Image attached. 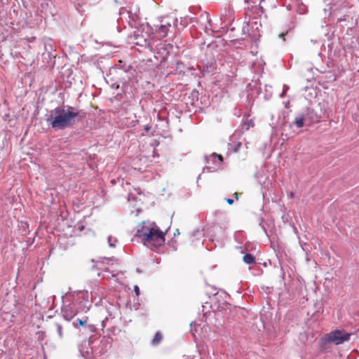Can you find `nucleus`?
<instances>
[{
  "instance_id": "obj_10",
  "label": "nucleus",
  "mask_w": 359,
  "mask_h": 359,
  "mask_svg": "<svg viewBox=\"0 0 359 359\" xmlns=\"http://www.w3.org/2000/svg\"><path fill=\"white\" fill-rule=\"evenodd\" d=\"M212 155L216 156L220 162L223 161V156L221 154L214 153Z\"/></svg>"
},
{
  "instance_id": "obj_6",
  "label": "nucleus",
  "mask_w": 359,
  "mask_h": 359,
  "mask_svg": "<svg viewBox=\"0 0 359 359\" xmlns=\"http://www.w3.org/2000/svg\"><path fill=\"white\" fill-rule=\"evenodd\" d=\"M162 338H163V336H162L161 333L159 332H157L155 334L154 339H152V341H151L152 344L153 345L158 344L161 341Z\"/></svg>"
},
{
  "instance_id": "obj_16",
  "label": "nucleus",
  "mask_w": 359,
  "mask_h": 359,
  "mask_svg": "<svg viewBox=\"0 0 359 359\" xmlns=\"http://www.w3.org/2000/svg\"><path fill=\"white\" fill-rule=\"evenodd\" d=\"M343 20H345V18H338L337 20V22H341Z\"/></svg>"
},
{
  "instance_id": "obj_14",
  "label": "nucleus",
  "mask_w": 359,
  "mask_h": 359,
  "mask_svg": "<svg viewBox=\"0 0 359 359\" xmlns=\"http://www.w3.org/2000/svg\"><path fill=\"white\" fill-rule=\"evenodd\" d=\"M226 201L229 205H232L234 202L233 200L231 198H227Z\"/></svg>"
},
{
  "instance_id": "obj_7",
  "label": "nucleus",
  "mask_w": 359,
  "mask_h": 359,
  "mask_svg": "<svg viewBox=\"0 0 359 359\" xmlns=\"http://www.w3.org/2000/svg\"><path fill=\"white\" fill-rule=\"evenodd\" d=\"M294 123L297 128H302L304 126V116H297Z\"/></svg>"
},
{
  "instance_id": "obj_17",
  "label": "nucleus",
  "mask_w": 359,
  "mask_h": 359,
  "mask_svg": "<svg viewBox=\"0 0 359 359\" xmlns=\"http://www.w3.org/2000/svg\"><path fill=\"white\" fill-rule=\"evenodd\" d=\"M234 196L236 198V200H238V194L237 192L234 193Z\"/></svg>"
},
{
  "instance_id": "obj_8",
  "label": "nucleus",
  "mask_w": 359,
  "mask_h": 359,
  "mask_svg": "<svg viewBox=\"0 0 359 359\" xmlns=\"http://www.w3.org/2000/svg\"><path fill=\"white\" fill-rule=\"evenodd\" d=\"M56 330H57V332L58 334V336L60 337H62L63 336V334H62V327L61 325L60 324H57L56 325Z\"/></svg>"
},
{
  "instance_id": "obj_9",
  "label": "nucleus",
  "mask_w": 359,
  "mask_h": 359,
  "mask_svg": "<svg viewBox=\"0 0 359 359\" xmlns=\"http://www.w3.org/2000/svg\"><path fill=\"white\" fill-rule=\"evenodd\" d=\"M76 322H77V325L78 326H83L84 325L86 324L87 320H81V319L78 318L76 320Z\"/></svg>"
},
{
  "instance_id": "obj_4",
  "label": "nucleus",
  "mask_w": 359,
  "mask_h": 359,
  "mask_svg": "<svg viewBox=\"0 0 359 359\" xmlns=\"http://www.w3.org/2000/svg\"><path fill=\"white\" fill-rule=\"evenodd\" d=\"M81 306L74 303L64 305L62 309V316L67 321H70L80 312Z\"/></svg>"
},
{
  "instance_id": "obj_11",
  "label": "nucleus",
  "mask_w": 359,
  "mask_h": 359,
  "mask_svg": "<svg viewBox=\"0 0 359 359\" xmlns=\"http://www.w3.org/2000/svg\"><path fill=\"white\" fill-rule=\"evenodd\" d=\"M134 292H135L137 296L140 295V288L137 285L134 286Z\"/></svg>"
},
{
  "instance_id": "obj_13",
  "label": "nucleus",
  "mask_w": 359,
  "mask_h": 359,
  "mask_svg": "<svg viewBox=\"0 0 359 359\" xmlns=\"http://www.w3.org/2000/svg\"><path fill=\"white\" fill-rule=\"evenodd\" d=\"M160 46H162V48H165V49L167 48V47L171 48H172V46L170 44V43H162V44H160Z\"/></svg>"
},
{
  "instance_id": "obj_12",
  "label": "nucleus",
  "mask_w": 359,
  "mask_h": 359,
  "mask_svg": "<svg viewBox=\"0 0 359 359\" xmlns=\"http://www.w3.org/2000/svg\"><path fill=\"white\" fill-rule=\"evenodd\" d=\"M245 125H248L247 129H248L250 127H253V121L252 120L249 121Z\"/></svg>"
},
{
  "instance_id": "obj_1",
  "label": "nucleus",
  "mask_w": 359,
  "mask_h": 359,
  "mask_svg": "<svg viewBox=\"0 0 359 359\" xmlns=\"http://www.w3.org/2000/svg\"><path fill=\"white\" fill-rule=\"evenodd\" d=\"M85 117V113L75 107L67 106V108L57 107L51 111L48 121H50L52 128L62 130L73 126Z\"/></svg>"
},
{
  "instance_id": "obj_3",
  "label": "nucleus",
  "mask_w": 359,
  "mask_h": 359,
  "mask_svg": "<svg viewBox=\"0 0 359 359\" xmlns=\"http://www.w3.org/2000/svg\"><path fill=\"white\" fill-rule=\"evenodd\" d=\"M350 334L344 330H336L327 334L325 337V341L335 345H339L348 341L350 339Z\"/></svg>"
},
{
  "instance_id": "obj_5",
  "label": "nucleus",
  "mask_w": 359,
  "mask_h": 359,
  "mask_svg": "<svg viewBox=\"0 0 359 359\" xmlns=\"http://www.w3.org/2000/svg\"><path fill=\"white\" fill-rule=\"evenodd\" d=\"M245 263L248 264H252L255 262V257L251 254H246L243 256V258Z\"/></svg>"
},
{
  "instance_id": "obj_15",
  "label": "nucleus",
  "mask_w": 359,
  "mask_h": 359,
  "mask_svg": "<svg viewBox=\"0 0 359 359\" xmlns=\"http://www.w3.org/2000/svg\"><path fill=\"white\" fill-rule=\"evenodd\" d=\"M89 308L88 307H86V306H83V311H84L85 313H86L88 311Z\"/></svg>"
},
{
  "instance_id": "obj_18",
  "label": "nucleus",
  "mask_w": 359,
  "mask_h": 359,
  "mask_svg": "<svg viewBox=\"0 0 359 359\" xmlns=\"http://www.w3.org/2000/svg\"><path fill=\"white\" fill-rule=\"evenodd\" d=\"M290 196H291V197H292V196H293V193H292V192H291V193H290Z\"/></svg>"
},
{
  "instance_id": "obj_2",
  "label": "nucleus",
  "mask_w": 359,
  "mask_h": 359,
  "mask_svg": "<svg viewBox=\"0 0 359 359\" xmlns=\"http://www.w3.org/2000/svg\"><path fill=\"white\" fill-rule=\"evenodd\" d=\"M165 235L166 231H161L155 223L145 222L135 233V236L140 238L145 246L153 250L165 244Z\"/></svg>"
}]
</instances>
